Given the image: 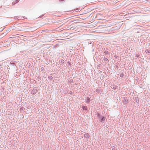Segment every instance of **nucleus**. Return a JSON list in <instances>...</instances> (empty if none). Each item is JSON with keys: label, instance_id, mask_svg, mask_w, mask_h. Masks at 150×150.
I'll return each instance as SVG.
<instances>
[{"label": "nucleus", "instance_id": "nucleus-1", "mask_svg": "<svg viewBox=\"0 0 150 150\" xmlns=\"http://www.w3.org/2000/svg\"><path fill=\"white\" fill-rule=\"evenodd\" d=\"M96 115L98 118L100 120V121L102 123H103L105 119V116H102L99 112H97Z\"/></svg>", "mask_w": 150, "mask_h": 150}, {"label": "nucleus", "instance_id": "nucleus-2", "mask_svg": "<svg viewBox=\"0 0 150 150\" xmlns=\"http://www.w3.org/2000/svg\"><path fill=\"white\" fill-rule=\"evenodd\" d=\"M85 45H90L92 47V48L94 47V42L90 40L87 41L85 42Z\"/></svg>", "mask_w": 150, "mask_h": 150}, {"label": "nucleus", "instance_id": "nucleus-3", "mask_svg": "<svg viewBox=\"0 0 150 150\" xmlns=\"http://www.w3.org/2000/svg\"><path fill=\"white\" fill-rule=\"evenodd\" d=\"M38 92V88L37 87H35L32 91L31 93L32 95H35Z\"/></svg>", "mask_w": 150, "mask_h": 150}, {"label": "nucleus", "instance_id": "nucleus-4", "mask_svg": "<svg viewBox=\"0 0 150 150\" xmlns=\"http://www.w3.org/2000/svg\"><path fill=\"white\" fill-rule=\"evenodd\" d=\"M128 101L127 99L125 97L124 98L123 100L122 101L123 104L124 105H126Z\"/></svg>", "mask_w": 150, "mask_h": 150}, {"label": "nucleus", "instance_id": "nucleus-5", "mask_svg": "<svg viewBox=\"0 0 150 150\" xmlns=\"http://www.w3.org/2000/svg\"><path fill=\"white\" fill-rule=\"evenodd\" d=\"M134 100H135V102L137 103H139V100L138 97H136L134 98Z\"/></svg>", "mask_w": 150, "mask_h": 150}, {"label": "nucleus", "instance_id": "nucleus-6", "mask_svg": "<svg viewBox=\"0 0 150 150\" xmlns=\"http://www.w3.org/2000/svg\"><path fill=\"white\" fill-rule=\"evenodd\" d=\"M103 60H104L105 63L106 64L108 63L109 62V60H108V58L105 57H104Z\"/></svg>", "mask_w": 150, "mask_h": 150}, {"label": "nucleus", "instance_id": "nucleus-7", "mask_svg": "<svg viewBox=\"0 0 150 150\" xmlns=\"http://www.w3.org/2000/svg\"><path fill=\"white\" fill-rule=\"evenodd\" d=\"M84 137L86 138H89L90 135L88 133H86L84 134Z\"/></svg>", "mask_w": 150, "mask_h": 150}, {"label": "nucleus", "instance_id": "nucleus-8", "mask_svg": "<svg viewBox=\"0 0 150 150\" xmlns=\"http://www.w3.org/2000/svg\"><path fill=\"white\" fill-rule=\"evenodd\" d=\"M101 89L100 88H97L95 90V93H99L100 92Z\"/></svg>", "mask_w": 150, "mask_h": 150}, {"label": "nucleus", "instance_id": "nucleus-9", "mask_svg": "<svg viewBox=\"0 0 150 150\" xmlns=\"http://www.w3.org/2000/svg\"><path fill=\"white\" fill-rule=\"evenodd\" d=\"M64 62V60L62 59H61V60H59V62L61 65H63Z\"/></svg>", "mask_w": 150, "mask_h": 150}, {"label": "nucleus", "instance_id": "nucleus-10", "mask_svg": "<svg viewBox=\"0 0 150 150\" xmlns=\"http://www.w3.org/2000/svg\"><path fill=\"white\" fill-rule=\"evenodd\" d=\"M68 64V66L70 68L72 67V65L70 61H68L67 62V64Z\"/></svg>", "mask_w": 150, "mask_h": 150}, {"label": "nucleus", "instance_id": "nucleus-11", "mask_svg": "<svg viewBox=\"0 0 150 150\" xmlns=\"http://www.w3.org/2000/svg\"><path fill=\"white\" fill-rule=\"evenodd\" d=\"M10 64L11 65L14 66V68L15 69H16V68L15 67L16 66V64L14 62H10Z\"/></svg>", "mask_w": 150, "mask_h": 150}, {"label": "nucleus", "instance_id": "nucleus-12", "mask_svg": "<svg viewBox=\"0 0 150 150\" xmlns=\"http://www.w3.org/2000/svg\"><path fill=\"white\" fill-rule=\"evenodd\" d=\"M135 57L138 58H141V56L140 54L136 52L135 54Z\"/></svg>", "mask_w": 150, "mask_h": 150}, {"label": "nucleus", "instance_id": "nucleus-13", "mask_svg": "<svg viewBox=\"0 0 150 150\" xmlns=\"http://www.w3.org/2000/svg\"><path fill=\"white\" fill-rule=\"evenodd\" d=\"M111 88H112V89H114L115 90H119L120 89V87H119V89H118V86H115V87H113V88L111 87Z\"/></svg>", "mask_w": 150, "mask_h": 150}, {"label": "nucleus", "instance_id": "nucleus-14", "mask_svg": "<svg viewBox=\"0 0 150 150\" xmlns=\"http://www.w3.org/2000/svg\"><path fill=\"white\" fill-rule=\"evenodd\" d=\"M82 108L83 110H86V111H88V108L86 106H83L82 107Z\"/></svg>", "mask_w": 150, "mask_h": 150}, {"label": "nucleus", "instance_id": "nucleus-15", "mask_svg": "<svg viewBox=\"0 0 150 150\" xmlns=\"http://www.w3.org/2000/svg\"><path fill=\"white\" fill-rule=\"evenodd\" d=\"M90 101V99L89 97L87 98V100L86 101V103L88 104H89V102Z\"/></svg>", "mask_w": 150, "mask_h": 150}, {"label": "nucleus", "instance_id": "nucleus-16", "mask_svg": "<svg viewBox=\"0 0 150 150\" xmlns=\"http://www.w3.org/2000/svg\"><path fill=\"white\" fill-rule=\"evenodd\" d=\"M145 52L147 54L148 53H150V50L148 49H146L145 50Z\"/></svg>", "mask_w": 150, "mask_h": 150}, {"label": "nucleus", "instance_id": "nucleus-17", "mask_svg": "<svg viewBox=\"0 0 150 150\" xmlns=\"http://www.w3.org/2000/svg\"><path fill=\"white\" fill-rule=\"evenodd\" d=\"M59 47V45L58 44H56L54 46V48L56 49L57 48Z\"/></svg>", "mask_w": 150, "mask_h": 150}, {"label": "nucleus", "instance_id": "nucleus-18", "mask_svg": "<svg viewBox=\"0 0 150 150\" xmlns=\"http://www.w3.org/2000/svg\"><path fill=\"white\" fill-rule=\"evenodd\" d=\"M48 78L49 79H50L51 80V81H52V80L53 79V77L52 76H49L48 77Z\"/></svg>", "mask_w": 150, "mask_h": 150}, {"label": "nucleus", "instance_id": "nucleus-19", "mask_svg": "<svg viewBox=\"0 0 150 150\" xmlns=\"http://www.w3.org/2000/svg\"><path fill=\"white\" fill-rule=\"evenodd\" d=\"M68 82L69 83H71L73 82V80L72 79H70V80H68Z\"/></svg>", "mask_w": 150, "mask_h": 150}, {"label": "nucleus", "instance_id": "nucleus-20", "mask_svg": "<svg viewBox=\"0 0 150 150\" xmlns=\"http://www.w3.org/2000/svg\"><path fill=\"white\" fill-rule=\"evenodd\" d=\"M104 53H105L106 54H109V52L108 51L105 50L104 52Z\"/></svg>", "mask_w": 150, "mask_h": 150}, {"label": "nucleus", "instance_id": "nucleus-21", "mask_svg": "<svg viewBox=\"0 0 150 150\" xmlns=\"http://www.w3.org/2000/svg\"><path fill=\"white\" fill-rule=\"evenodd\" d=\"M101 67H102V66H100V65H97V69H100L101 68Z\"/></svg>", "mask_w": 150, "mask_h": 150}, {"label": "nucleus", "instance_id": "nucleus-22", "mask_svg": "<svg viewBox=\"0 0 150 150\" xmlns=\"http://www.w3.org/2000/svg\"><path fill=\"white\" fill-rule=\"evenodd\" d=\"M45 67H42L41 68V70L42 71H43L44 70Z\"/></svg>", "mask_w": 150, "mask_h": 150}, {"label": "nucleus", "instance_id": "nucleus-23", "mask_svg": "<svg viewBox=\"0 0 150 150\" xmlns=\"http://www.w3.org/2000/svg\"><path fill=\"white\" fill-rule=\"evenodd\" d=\"M115 69H118V64H117L115 66Z\"/></svg>", "mask_w": 150, "mask_h": 150}, {"label": "nucleus", "instance_id": "nucleus-24", "mask_svg": "<svg viewBox=\"0 0 150 150\" xmlns=\"http://www.w3.org/2000/svg\"><path fill=\"white\" fill-rule=\"evenodd\" d=\"M124 76V74L123 73H121L120 75V77H123Z\"/></svg>", "mask_w": 150, "mask_h": 150}, {"label": "nucleus", "instance_id": "nucleus-25", "mask_svg": "<svg viewBox=\"0 0 150 150\" xmlns=\"http://www.w3.org/2000/svg\"><path fill=\"white\" fill-rule=\"evenodd\" d=\"M38 81L41 80V77L40 76H38Z\"/></svg>", "mask_w": 150, "mask_h": 150}, {"label": "nucleus", "instance_id": "nucleus-26", "mask_svg": "<svg viewBox=\"0 0 150 150\" xmlns=\"http://www.w3.org/2000/svg\"><path fill=\"white\" fill-rule=\"evenodd\" d=\"M19 0H16L15 1V2H16V4L17 3L19 2Z\"/></svg>", "mask_w": 150, "mask_h": 150}, {"label": "nucleus", "instance_id": "nucleus-27", "mask_svg": "<svg viewBox=\"0 0 150 150\" xmlns=\"http://www.w3.org/2000/svg\"><path fill=\"white\" fill-rule=\"evenodd\" d=\"M69 93V94L71 95H72L73 94L72 91H70Z\"/></svg>", "mask_w": 150, "mask_h": 150}, {"label": "nucleus", "instance_id": "nucleus-28", "mask_svg": "<svg viewBox=\"0 0 150 150\" xmlns=\"http://www.w3.org/2000/svg\"><path fill=\"white\" fill-rule=\"evenodd\" d=\"M44 15V14H42V15H41L38 18H42Z\"/></svg>", "mask_w": 150, "mask_h": 150}, {"label": "nucleus", "instance_id": "nucleus-29", "mask_svg": "<svg viewBox=\"0 0 150 150\" xmlns=\"http://www.w3.org/2000/svg\"><path fill=\"white\" fill-rule=\"evenodd\" d=\"M24 108L23 107H21L20 108V110H23V109Z\"/></svg>", "mask_w": 150, "mask_h": 150}, {"label": "nucleus", "instance_id": "nucleus-30", "mask_svg": "<svg viewBox=\"0 0 150 150\" xmlns=\"http://www.w3.org/2000/svg\"><path fill=\"white\" fill-rule=\"evenodd\" d=\"M92 49V51L94 52V51L95 47H93V48Z\"/></svg>", "mask_w": 150, "mask_h": 150}, {"label": "nucleus", "instance_id": "nucleus-31", "mask_svg": "<svg viewBox=\"0 0 150 150\" xmlns=\"http://www.w3.org/2000/svg\"><path fill=\"white\" fill-rule=\"evenodd\" d=\"M16 4V2H13L12 3V4L13 5H14L15 4Z\"/></svg>", "mask_w": 150, "mask_h": 150}, {"label": "nucleus", "instance_id": "nucleus-32", "mask_svg": "<svg viewBox=\"0 0 150 150\" xmlns=\"http://www.w3.org/2000/svg\"><path fill=\"white\" fill-rule=\"evenodd\" d=\"M4 28H3V29H1V28H0V31H1L3 30Z\"/></svg>", "mask_w": 150, "mask_h": 150}, {"label": "nucleus", "instance_id": "nucleus-33", "mask_svg": "<svg viewBox=\"0 0 150 150\" xmlns=\"http://www.w3.org/2000/svg\"><path fill=\"white\" fill-rule=\"evenodd\" d=\"M114 57L115 58H117V56L116 55H115L114 56Z\"/></svg>", "mask_w": 150, "mask_h": 150}, {"label": "nucleus", "instance_id": "nucleus-34", "mask_svg": "<svg viewBox=\"0 0 150 150\" xmlns=\"http://www.w3.org/2000/svg\"><path fill=\"white\" fill-rule=\"evenodd\" d=\"M112 150H115V148H113L112 149Z\"/></svg>", "mask_w": 150, "mask_h": 150}, {"label": "nucleus", "instance_id": "nucleus-35", "mask_svg": "<svg viewBox=\"0 0 150 150\" xmlns=\"http://www.w3.org/2000/svg\"><path fill=\"white\" fill-rule=\"evenodd\" d=\"M23 18H26V17H25V16H24V17L23 16Z\"/></svg>", "mask_w": 150, "mask_h": 150}, {"label": "nucleus", "instance_id": "nucleus-36", "mask_svg": "<svg viewBox=\"0 0 150 150\" xmlns=\"http://www.w3.org/2000/svg\"><path fill=\"white\" fill-rule=\"evenodd\" d=\"M149 0H145L146 1H148Z\"/></svg>", "mask_w": 150, "mask_h": 150}, {"label": "nucleus", "instance_id": "nucleus-37", "mask_svg": "<svg viewBox=\"0 0 150 150\" xmlns=\"http://www.w3.org/2000/svg\"><path fill=\"white\" fill-rule=\"evenodd\" d=\"M78 10H78V11H79L80 10V9H79Z\"/></svg>", "mask_w": 150, "mask_h": 150}, {"label": "nucleus", "instance_id": "nucleus-38", "mask_svg": "<svg viewBox=\"0 0 150 150\" xmlns=\"http://www.w3.org/2000/svg\"><path fill=\"white\" fill-rule=\"evenodd\" d=\"M12 37H10V38H12Z\"/></svg>", "mask_w": 150, "mask_h": 150}, {"label": "nucleus", "instance_id": "nucleus-39", "mask_svg": "<svg viewBox=\"0 0 150 150\" xmlns=\"http://www.w3.org/2000/svg\"><path fill=\"white\" fill-rule=\"evenodd\" d=\"M42 76H44V75H43Z\"/></svg>", "mask_w": 150, "mask_h": 150}]
</instances>
